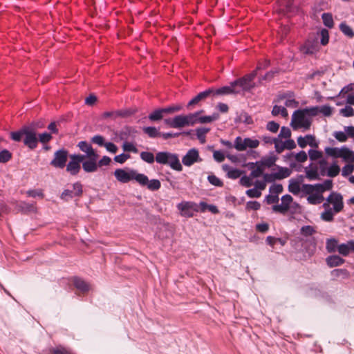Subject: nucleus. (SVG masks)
<instances>
[{
  "instance_id": "21",
  "label": "nucleus",
  "mask_w": 354,
  "mask_h": 354,
  "mask_svg": "<svg viewBox=\"0 0 354 354\" xmlns=\"http://www.w3.org/2000/svg\"><path fill=\"white\" fill-rule=\"evenodd\" d=\"M344 259L337 255L330 256L326 259L327 265L330 268L339 266L344 263Z\"/></svg>"
},
{
  "instance_id": "48",
  "label": "nucleus",
  "mask_w": 354,
  "mask_h": 354,
  "mask_svg": "<svg viewBox=\"0 0 354 354\" xmlns=\"http://www.w3.org/2000/svg\"><path fill=\"white\" fill-rule=\"evenodd\" d=\"M183 106L180 104H176V105H171L170 106L163 108L162 111L164 115L165 114H170L173 113L174 112L179 111L182 109Z\"/></svg>"
},
{
  "instance_id": "9",
  "label": "nucleus",
  "mask_w": 354,
  "mask_h": 354,
  "mask_svg": "<svg viewBox=\"0 0 354 354\" xmlns=\"http://www.w3.org/2000/svg\"><path fill=\"white\" fill-rule=\"evenodd\" d=\"M326 201L333 205L334 213L337 214L342 211L344 208L343 196L340 193L333 192L326 198Z\"/></svg>"
},
{
  "instance_id": "17",
  "label": "nucleus",
  "mask_w": 354,
  "mask_h": 354,
  "mask_svg": "<svg viewBox=\"0 0 354 354\" xmlns=\"http://www.w3.org/2000/svg\"><path fill=\"white\" fill-rule=\"evenodd\" d=\"M297 143L301 148H305L307 145H309L312 147H318V143L316 142L315 136L312 135H307L304 138L299 136L297 138Z\"/></svg>"
},
{
  "instance_id": "3",
  "label": "nucleus",
  "mask_w": 354,
  "mask_h": 354,
  "mask_svg": "<svg viewBox=\"0 0 354 354\" xmlns=\"http://www.w3.org/2000/svg\"><path fill=\"white\" fill-rule=\"evenodd\" d=\"M290 125L294 130L300 128L309 129L311 126V120L306 118V115L302 110H297L292 115Z\"/></svg>"
},
{
  "instance_id": "12",
  "label": "nucleus",
  "mask_w": 354,
  "mask_h": 354,
  "mask_svg": "<svg viewBox=\"0 0 354 354\" xmlns=\"http://www.w3.org/2000/svg\"><path fill=\"white\" fill-rule=\"evenodd\" d=\"M292 201L293 198L290 195L286 194L281 197V204L273 205L272 210L274 212L286 214L289 210L290 204Z\"/></svg>"
},
{
  "instance_id": "50",
  "label": "nucleus",
  "mask_w": 354,
  "mask_h": 354,
  "mask_svg": "<svg viewBox=\"0 0 354 354\" xmlns=\"http://www.w3.org/2000/svg\"><path fill=\"white\" fill-rule=\"evenodd\" d=\"M277 158L274 156H271L263 159L261 163L263 165L267 167H271L274 165L275 162L277 161Z\"/></svg>"
},
{
  "instance_id": "45",
  "label": "nucleus",
  "mask_w": 354,
  "mask_h": 354,
  "mask_svg": "<svg viewBox=\"0 0 354 354\" xmlns=\"http://www.w3.org/2000/svg\"><path fill=\"white\" fill-rule=\"evenodd\" d=\"M301 110L302 111H304L306 115H308L310 117L316 116L319 113V106H312Z\"/></svg>"
},
{
  "instance_id": "60",
  "label": "nucleus",
  "mask_w": 354,
  "mask_h": 354,
  "mask_svg": "<svg viewBox=\"0 0 354 354\" xmlns=\"http://www.w3.org/2000/svg\"><path fill=\"white\" fill-rule=\"evenodd\" d=\"M242 171L238 169H233L227 172V176L230 178L236 179L241 176Z\"/></svg>"
},
{
  "instance_id": "58",
  "label": "nucleus",
  "mask_w": 354,
  "mask_h": 354,
  "mask_svg": "<svg viewBox=\"0 0 354 354\" xmlns=\"http://www.w3.org/2000/svg\"><path fill=\"white\" fill-rule=\"evenodd\" d=\"M266 129L272 133H277L279 129V124L274 121H270L266 124Z\"/></svg>"
},
{
  "instance_id": "40",
  "label": "nucleus",
  "mask_w": 354,
  "mask_h": 354,
  "mask_svg": "<svg viewBox=\"0 0 354 354\" xmlns=\"http://www.w3.org/2000/svg\"><path fill=\"white\" fill-rule=\"evenodd\" d=\"M339 167L336 163H334L327 169V176L333 178L337 176L339 174Z\"/></svg>"
},
{
  "instance_id": "56",
  "label": "nucleus",
  "mask_w": 354,
  "mask_h": 354,
  "mask_svg": "<svg viewBox=\"0 0 354 354\" xmlns=\"http://www.w3.org/2000/svg\"><path fill=\"white\" fill-rule=\"evenodd\" d=\"M309 158L311 160H317L322 157V153L321 151L310 149L308 151Z\"/></svg>"
},
{
  "instance_id": "57",
  "label": "nucleus",
  "mask_w": 354,
  "mask_h": 354,
  "mask_svg": "<svg viewBox=\"0 0 354 354\" xmlns=\"http://www.w3.org/2000/svg\"><path fill=\"white\" fill-rule=\"evenodd\" d=\"M283 190V186L281 184H274L270 187L269 191L274 195H277L281 193Z\"/></svg>"
},
{
  "instance_id": "63",
  "label": "nucleus",
  "mask_w": 354,
  "mask_h": 354,
  "mask_svg": "<svg viewBox=\"0 0 354 354\" xmlns=\"http://www.w3.org/2000/svg\"><path fill=\"white\" fill-rule=\"evenodd\" d=\"M73 194L75 196H80L82 194V185L80 183H75L73 184Z\"/></svg>"
},
{
  "instance_id": "2",
  "label": "nucleus",
  "mask_w": 354,
  "mask_h": 354,
  "mask_svg": "<svg viewBox=\"0 0 354 354\" xmlns=\"http://www.w3.org/2000/svg\"><path fill=\"white\" fill-rule=\"evenodd\" d=\"M84 156L82 153H73L69 155V161L66 164V171L71 176L77 175L83 168V162H84Z\"/></svg>"
},
{
  "instance_id": "44",
  "label": "nucleus",
  "mask_w": 354,
  "mask_h": 354,
  "mask_svg": "<svg viewBox=\"0 0 354 354\" xmlns=\"http://www.w3.org/2000/svg\"><path fill=\"white\" fill-rule=\"evenodd\" d=\"M306 177L309 180H319V176L318 174V168L315 167V168H311L310 169L306 170Z\"/></svg>"
},
{
  "instance_id": "1",
  "label": "nucleus",
  "mask_w": 354,
  "mask_h": 354,
  "mask_svg": "<svg viewBox=\"0 0 354 354\" xmlns=\"http://www.w3.org/2000/svg\"><path fill=\"white\" fill-rule=\"evenodd\" d=\"M156 161L162 165H169L172 169L181 171L183 166L180 162L178 155L168 151H160L156 155Z\"/></svg>"
},
{
  "instance_id": "52",
  "label": "nucleus",
  "mask_w": 354,
  "mask_h": 354,
  "mask_svg": "<svg viewBox=\"0 0 354 354\" xmlns=\"http://www.w3.org/2000/svg\"><path fill=\"white\" fill-rule=\"evenodd\" d=\"M291 136V131L288 127H282L281 128V131L279 134L277 138H279V139L285 138L288 139Z\"/></svg>"
},
{
  "instance_id": "61",
  "label": "nucleus",
  "mask_w": 354,
  "mask_h": 354,
  "mask_svg": "<svg viewBox=\"0 0 354 354\" xmlns=\"http://www.w3.org/2000/svg\"><path fill=\"white\" fill-rule=\"evenodd\" d=\"M240 183L244 187H250L252 185V180L250 177L244 176L240 179Z\"/></svg>"
},
{
  "instance_id": "37",
  "label": "nucleus",
  "mask_w": 354,
  "mask_h": 354,
  "mask_svg": "<svg viewBox=\"0 0 354 354\" xmlns=\"http://www.w3.org/2000/svg\"><path fill=\"white\" fill-rule=\"evenodd\" d=\"M51 354H74L70 350L62 346H57L50 349Z\"/></svg>"
},
{
  "instance_id": "22",
  "label": "nucleus",
  "mask_w": 354,
  "mask_h": 354,
  "mask_svg": "<svg viewBox=\"0 0 354 354\" xmlns=\"http://www.w3.org/2000/svg\"><path fill=\"white\" fill-rule=\"evenodd\" d=\"M292 171L289 168L278 167V171L274 173V176H275L277 180H281L289 177Z\"/></svg>"
},
{
  "instance_id": "39",
  "label": "nucleus",
  "mask_w": 354,
  "mask_h": 354,
  "mask_svg": "<svg viewBox=\"0 0 354 354\" xmlns=\"http://www.w3.org/2000/svg\"><path fill=\"white\" fill-rule=\"evenodd\" d=\"M26 127H24L18 131H13L10 133V138L12 140L19 142L25 135Z\"/></svg>"
},
{
  "instance_id": "19",
  "label": "nucleus",
  "mask_w": 354,
  "mask_h": 354,
  "mask_svg": "<svg viewBox=\"0 0 354 354\" xmlns=\"http://www.w3.org/2000/svg\"><path fill=\"white\" fill-rule=\"evenodd\" d=\"M238 93H239V91H236V86H232V82H231L230 86H223L217 90H214V93L212 95H227Z\"/></svg>"
},
{
  "instance_id": "51",
  "label": "nucleus",
  "mask_w": 354,
  "mask_h": 354,
  "mask_svg": "<svg viewBox=\"0 0 354 354\" xmlns=\"http://www.w3.org/2000/svg\"><path fill=\"white\" fill-rule=\"evenodd\" d=\"M274 145L275 151L277 153H281L286 149L284 142H283L281 139H279V138H276V140Z\"/></svg>"
},
{
  "instance_id": "10",
  "label": "nucleus",
  "mask_w": 354,
  "mask_h": 354,
  "mask_svg": "<svg viewBox=\"0 0 354 354\" xmlns=\"http://www.w3.org/2000/svg\"><path fill=\"white\" fill-rule=\"evenodd\" d=\"M178 209L182 216L191 218L194 216V212H198L196 203L191 201H184L177 205Z\"/></svg>"
},
{
  "instance_id": "25",
  "label": "nucleus",
  "mask_w": 354,
  "mask_h": 354,
  "mask_svg": "<svg viewBox=\"0 0 354 354\" xmlns=\"http://www.w3.org/2000/svg\"><path fill=\"white\" fill-rule=\"evenodd\" d=\"M218 118H219V114L217 113H214L212 115H208V116H201V115H198V123H201V124L211 123L213 121L218 120Z\"/></svg>"
},
{
  "instance_id": "49",
  "label": "nucleus",
  "mask_w": 354,
  "mask_h": 354,
  "mask_svg": "<svg viewBox=\"0 0 354 354\" xmlns=\"http://www.w3.org/2000/svg\"><path fill=\"white\" fill-rule=\"evenodd\" d=\"M207 180L209 183L214 186L216 187H223V183L221 180H220L218 177H216L215 175H209L207 176Z\"/></svg>"
},
{
  "instance_id": "62",
  "label": "nucleus",
  "mask_w": 354,
  "mask_h": 354,
  "mask_svg": "<svg viewBox=\"0 0 354 354\" xmlns=\"http://www.w3.org/2000/svg\"><path fill=\"white\" fill-rule=\"evenodd\" d=\"M334 137L341 142H346L347 140V136L346 132L343 131H336L334 133Z\"/></svg>"
},
{
  "instance_id": "27",
  "label": "nucleus",
  "mask_w": 354,
  "mask_h": 354,
  "mask_svg": "<svg viewBox=\"0 0 354 354\" xmlns=\"http://www.w3.org/2000/svg\"><path fill=\"white\" fill-rule=\"evenodd\" d=\"M324 198L322 194H311L307 198L308 203L311 205H318L323 202Z\"/></svg>"
},
{
  "instance_id": "34",
  "label": "nucleus",
  "mask_w": 354,
  "mask_h": 354,
  "mask_svg": "<svg viewBox=\"0 0 354 354\" xmlns=\"http://www.w3.org/2000/svg\"><path fill=\"white\" fill-rule=\"evenodd\" d=\"M209 131L210 129L205 127H199L196 129V136L202 144L205 142V134Z\"/></svg>"
},
{
  "instance_id": "26",
  "label": "nucleus",
  "mask_w": 354,
  "mask_h": 354,
  "mask_svg": "<svg viewBox=\"0 0 354 354\" xmlns=\"http://www.w3.org/2000/svg\"><path fill=\"white\" fill-rule=\"evenodd\" d=\"M133 180H135L141 186H146L149 183V178L146 175L143 174H138L136 170H134Z\"/></svg>"
},
{
  "instance_id": "7",
  "label": "nucleus",
  "mask_w": 354,
  "mask_h": 354,
  "mask_svg": "<svg viewBox=\"0 0 354 354\" xmlns=\"http://www.w3.org/2000/svg\"><path fill=\"white\" fill-rule=\"evenodd\" d=\"M68 151L65 149H61L55 151L53 158L50 162V165L58 169H63L65 167L68 160Z\"/></svg>"
},
{
  "instance_id": "35",
  "label": "nucleus",
  "mask_w": 354,
  "mask_h": 354,
  "mask_svg": "<svg viewBox=\"0 0 354 354\" xmlns=\"http://www.w3.org/2000/svg\"><path fill=\"white\" fill-rule=\"evenodd\" d=\"M140 158L143 161H145L149 164L153 163L154 160H156V157H154V155L151 152H148V151L141 152Z\"/></svg>"
},
{
  "instance_id": "42",
  "label": "nucleus",
  "mask_w": 354,
  "mask_h": 354,
  "mask_svg": "<svg viewBox=\"0 0 354 354\" xmlns=\"http://www.w3.org/2000/svg\"><path fill=\"white\" fill-rule=\"evenodd\" d=\"M320 218L326 222H331L334 219V212L332 209H327L321 214Z\"/></svg>"
},
{
  "instance_id": "6",
  "label": "nucleus",
  "mask_w": 354,
  "mask_h": 354,
  "mask_svg": "<svg viewBox=\"0 0 354 354\" xmlns=\"http://www.w3.org/2000/svg\"><path fill=\"white\" fill-rule=\"evenodd\" d=\"M77 147L79 148V149L84 153V154H82L83 156H84V162H83V170L86 168L88 162L91 161V160H93V158L97 154V152L95 151V149L93 148L92 145L87 142L86 141H80L77 143Z\"/></svg>"
},
{
  "instance_id": "38",
  "label": "nucleus",
  "mask_w": 354,
  "mask_h": 354,
  "mask_svg": "<svg viewBox=\"0 0 354 354\" xmlns=\"http://www.w3.org/2000/svg\"><path fill=\"white\" fill-rule=\"evenodd\" d=\"M164 116L162 109H156L149 115V119L151 121L160 120Z\"/></svg>"
},
{
  "instance_id": "31",
  "label": "nucleus",
  "mask_w": 354,
  "mask_h": 354,
  "mask_svg": "<svg viewBox=\"0 0 354 354\" xmlns=\"http://www.w3.org/2000/svg\"><path fill=\"white\" fill-rule=\"evenodd\" d=\"M143 131L145 133L148 135L149 138H155L161 136V132L158 131V130L154 127H147L143 128Z\"/></svg>"
},
{
  "instance_id": "41",
  "label": "nucleus",
  "mask_w": 354,
  "mask_h": 354,
  "mask_svg": "<svg viewBox=\"0 0 354 354\" xmlns=\"http://www.w3.org/2000/svg\"><path fill=\"white\" fill-rule=\"evenodd\" d=\"M146 186L150 191H157L160 188L161 183L158 179L149 180V183Z\"/></svg>"
},
{
  "instance_id": "16",
  "label": "nucleus",
  "mask_w": 354,
  "mask_h": 354,
  "mask_svg": "<svg viewBox=\"0 0 354 354\" xmlns=\"http://www.w3.org/2000/svg\"><path fill=\"white\" fill-rule=\"evenodd\" d=\"M319 50L317 41L308 40L301 48V51L305 55H314Z\"/></svg>"
},
{
  "instance_id": "13",
  "label": "nucleus",
  "mask_w": 354,
  "mask_h": 354,
  "mask_svg": "<svg viewBox=\"0 0 354 354\" xmlns=\"http://www.w3.org/2000/svg\"><path fill=\"white\" fill-rule=\"evenodd\" d=\"M24 135V143L30 149H34L37 147L38 139L36 133L29 128L26 127Z\"/></svg>"
},
{
  "instance_id": "33",
  "label": "nucleus",
  "mask_w": 354,
  "mask_h": 354,
  "mask_svg": "<svg viewBox=\"0 0 354 354\" xmlns=\"http://www.w3.org/2000/svg\"><path fill=\"white\" fill-rule=\"evenodd\" d=\"M339 29L343 32V34L348 37V38L354 37L353 30L345 22H342L340 24Z\"/></svg>"
},
{
  "instance_id": "59",
  "label": "nucleus",
  "mask_w": 354,
  "mask_h": 354,
  "mask_svg": "<svg viewBox=\"0 0 354 354\" xmlns=\"http://www.w3.org/2000/svg\"><path fill=\"white\" fill-rule=\"evenodd\" d=\"M246 195L250 198H259L261 196V192L257 188H253L247 190Z\"/></svg>"
},
{
  "instance_id": "32",
  "label": "nucleus",
  "mask_w": 354,
  "mask_h": 354,
  "mask_svg": "<svg viewBox=\"0 0 354 354\" xmlns=\"http://www.w3.org/2000/svg\"><path fill=\"white\" fill-rule=\"evenodd\" d=\"M342 147H326L325 149L326 153L334 158H341Z\"/></svg>"
},
{
  "instance_id": "5",
  "label": "nucleus",
  "mask_w": 354,
  "mask_h": 354,
  "mask_svg": "<svg viewBox=\"0 0 354 354\" xmlns=\"http://www.w3.org/2000/svg\"><path fill=\"white\" fill-rule=\"evenodd\" d=\"M99 155L97 153L95 156L86 164L87 167L84 169L86 173H95L97 171L98 168L103 166H108L111 162V159L106 156H103L98 160Z\"/></svg>"
},
{
  "instance_id": "64",
  "label": "nucleus",
  "mask_w": 354,
  "mask_h": 354,
  "mask_svg": "<svg viewBox=\"0 0 354 354\" xmlns=\"http://www.w3.org/2000/svg\"><path fill=\"white\" fill-rule=\"evenodd\" d=\"M91 141H92V142L97 144L101 147L104 146L105 144L104 137L100 135L94 136L91 138Z\"/></svg>"
},
{
  "instance_id": "8",
  "label": "nucleus",
  "mask_w": 354,
  "mask_h": 354,
  "mask_svg": "<svg viewBox=\"0 0 354 354\" xmlns=\"http://www.w3.org/2000/svg\"><path fill=\"white\" fill-rule=\"evenodd\" d=\"M259 145V141L256 139H252L250 138H242L239 136L236 137L234 140V148L239 151H242L246 150L248 148L254 149L258 147Z\"/></svg>"
},
{
  "instance_id": "4",
  "label": "nucleus",
  "mask_w": 354,
  "mask_h": 354,
  "mask_svg": "<svg viewBox=\"0 0 354 354\" xmlns=\"http://www.w3.org/2000/svg\"><path fill=\"white\" fill-rule=\"evenodd\" d=\"M260 68L261 67L258 66L257 69L253 71L251 73L232 82V86H236V87L239 86L242 91H248L253 88L255 86L254 79L257 75V70Z\"/></svg>"
},
{
  "instance_id": "55",
  "label": "nucleus",
  "mask_w": 354,
  "mask_h": 354,
  "mask_svg": "<svg viewBox=\"0 0 354 354\" xmlns=\"http://www.w3.org/2000/svg\"><path fill=\"white\" fill-rule=\"evenodd\" d=\"M340 113L344 117H352L354 115V109L351 106H346L340 110Z\"/></svg>"
},
{
  "instance_id": "20",
  "label": "nucleus",
  "mask_w": 354,
  "mask_h": 354,
  "mask_svg": "<svg viewBox=\"0 0 354 354\" xmlns=\"http://www.w3.org/2000/svg\"><path fill=\"white\" fill-rule=\"evenodd\" d=\"M337 250L339 254L347 256L351 251L354 252V242L350 241L346 244H341L337 247Z\"/></svg>"
},
{
  "instance_id": "23",
  "label": "nucleus",
  "mask_w": 354,
  "mask_h": 354,
  "mask_svg": "<svg viewBox=\"0 0 354 354\" xmlns=\"http://www.w3.org/2000/svg\"><path fill=\"white\" fill-rule=\"evenodd\" d=\"M204 113V110H201L193 113L185 115L187 126H194L198 123V115Z\"/></svg>"
},
{
  "instance_id": "11",
  "label": "nucleus",
  "mask_w": 354,
  "mask_h": 354,
  "mask_svg": "<svg viewBox=\"0 0 354 354\" xmlns=\"http://www.w3.org/2000/svg\"><path fill=\"white\" fill-rule=\"evenodd\" d=\"M201 161V159L199 156V152L198 149L195 148L189 149L182 158L183 164L187 167H190L195 162Z\"/></svg>"
},
{
  "instance_id": "30",
  "label": "nucleus",
  "mask_w": 354,
  "mask_h": 354,
  "mask_svg": "<svg viewBox=\"0 0 354 354\" xmlns=\"http://www.w3.org/2000/svg\"><path fill=\"white\" fill-rule=\"evenodd\" d=\"M272 115L273 116H277L279 115H281L283 118H287L288 116V113L285 107L274 105L272 110Z\"/></svg>"
},
{
  "instance_id": "28",
  "label": "nucleus",
  "mask_w": 354,
  "mask_h": 354,
  "mask_svg": "<svg viewBox=\"0 0 354 354\" xmlns=\"http://www.w3.org/2000/svg\"><path fill=\"white\" fill-rule=\"evenodd\" d=\"M174 128L181 129L187 127L185 115H178L174 118Z\"/></svg>"
},
{
  "instance_id": "46",
  "label": "nucleus",
  "mask_w": 354,
  "mask_h": 354,
  "mask_svg": "<svg viewBox=\"0 0 354 354\" xmlns=\"http://www.w3.org/2000/svg\"><path fill=\"white\" fill-rule=\"evenodd\" d=\"M337 241L335 239H329L326 241V250L328 252H333L336 250Z\"/></svg>"
},
{
  "instance_id": "53",
  "label": "nucleus",
  "mask_w": 354,
  "mask_h": 354,
  "mask_svg": "<svg viewBox=\"0 0 354 354\" xmlns=\"http://www.w3.org/2000/svg\"><path fill=\"white\" fill-rule=\"evenodd\" d=\"M327 165H328V162L325 159H321L319 160L317 168H318V169H319L320 174L322 176L326 175V171L327 169V168H326Z\"/></svg>"
},
{
  "instance_id": "18",
  "label": "nucleus",
  "mask_w": 354,
  "mask_h": 354,
  "mask_svg": "<svg viewBox=\"0 0 354 354\" xmlns=\"http://www.w3.org/2000/svg\"><path fill=\"white\" fill-rule=\"evenodd\" d=\"M73 283L75 287L83 293L87 292L90 289V285L80 277H74Z\"/></svg>"
},
{
  "instance_id": "14",
  "label": "nucleus",
  "mask_w": 354,
  "mask_h": 354,
  "mask_svg": "<svg viewBox=\"0 0 354 354\" xmlns=\"http://www.w3.org/2000/svg\"><path fill=\"white\" fill-rule=\"evenodd\" d=\"M214 93V89L212 88H208L203 92L199 93L196 96H195L188 102L187 108L190 109L191 107L198 104L200 102L204 101L207 97L211 96Z\"/></svg>"
},
{
  "instance_id": "29",
  "label": "nucleus",
  "mask_w": 354,
  "mask_h": 354,
  "mask_svg": "<svg viewBox=\"0 0 354 354\" xmlns=\"http://www.w3.org/2000/svg\"><path fill=\"white\" fill-rule=\"evenodd\" d=\"M301 187L298 181L291 179L289 182L288 191L294 195H297L301 192Z\"/></svg>"
},
{
  "instance_id": "43",
  "label": "nucleus",
  "mask_w": 354,
  "mask_h": 354,
  "mask_svg": "<svg viewBox=\"0 0 354 354\" xmlns=\"http://www.w3.org/2000/svg\"><path fill=\"white\" fill-rule=\"evenodd\" d=\"M300 232L301 235L304 236H309L314 234L316 232V230L315 227L311 225H305L301 227Z\"/></svg>"
},
{
  "instance_id": "24",
  "label": "nucleus",
  "mask_w": 354,
  "mask_h": 354,
  "mask_svg": "<svg viewBox=\"0 0 354 354\" xmlns=\"http://www.w3.org/2000/svg\"><path fill=\"white\" fill-rule=\"evenodd\" d=\"M341 158L346 162H354V152L346 147H342Z\"/></svg>"
},
{
  "instance_id": "54",
  "label": "nucleus",
  "mask_w": 354,
  "mask_h": 354,
  "mask_svg": "<svg viewBox=\"0 0 354 354\" xmlns=\"http://www.w3.org/2000/svg\"><path fill=\"white\" fill-rule=\"evenodd\" d=\"M321 35V44L323 46L328 44L329 41V33L326 29H322L320 32Z\"/></svg>"
},
{
  "instance_id": "47",
  "label": "nucleus",
  "mask_w": 354,
  "mask_h": 354,
  "mask_svg": "<svg viewBox=\"0 0 354 354\" xmlns=\"http://www.w3.org/2000/svg\"><path fill=\"white\" fill-rule=\"evenodd\" d=\"M12 158V153L7 149L0 151V162L6 163Z\"/></svg>"
},
{
  "instance_id": "15",
  "label": "nucleus",
  "mask_w": 354,
  "mask_h": 354,
  "mask_svg": "<svg viewBox=\"0 0 354 354\" xmlns=\"http://www.w3.org/2000/svg\"><path fill=\"white\" fill-rule=\"evenodd\" d=\"M134 170L127 171L123 169H117L114 171V176L115 178L120 183H127L130 180H133V175Z\"/></svg>"
},
{
  "instance_id": "36",
  "label": "nucleus",
  "mask_w": 354,
  "mask_h": 354,
  "mask_svg": "<svg viewBox=\"0 0 354 354\" xmlns=\"http://www.w3.org/2000/svg\"><path fill=\"white\" fill-rule=\"evenodd\" d=\"M322 19L323 20L324 24L329 28H331L334 26L333 16L330 13H323L322 16Z\"/></svg>"
}]
</instances>
